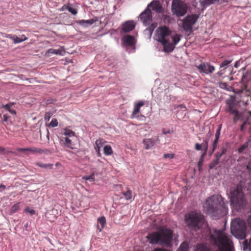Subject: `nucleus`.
Here are the masks:
<instances>
[{
	"instance_id": "f257e3e1",
	"label": "nucleus",
	"mask_w": 251,
	"mask_h": 251,
	"mask_svg": "<svg viewBox=\"0 0 251 251\" xmlns=\"http://www.w3.org/2000/svg\"><path fill=\"white\" fill-rule=\"evenodd\" d=\"M204 208L206 213L215 218L226 214L227 212V202L221 195H213L206 200Z\"/></svg>"
},
{
	"instance_id": "f03ea898",
	"label": "nucleus",
	"mask_w": 251,
	"mask_h": 251,
	"mask_svg": "<svg viewBox=\"0 0 251 251\" xmlns=\"http://www.w3.org/2000/svg\"><path fill=\"white\" fill-rule=\"evenodd\" d=\"M156 35L158 41L162 44L164 51L166 52H172L180 40V35L173 33L166 26L158 28Z\"/></svg>"
},
{
	"instance_id": "7ed1b4c3",
	"label": "nucleus",
	"mask_w": 251,
	"mask_h": 251,
	"mask_svg": "<svg viewBox=\"0 0 251 251\" xmlns=\"http://www.w3.org/2000/svg\"><path fill=\"white\" fill-rule=\"evenodd\" d=\"M173 231L169 228H163L158 231L150 233L147 238L150 244L169 246L173 239Z\"/></svg>"
},
{
	"instance_id": "20e7f679",
	"label": "nucleus",
	"mask_w": 251,
	"mask_h": 251,
	"mask_svg": "<svg viewBox=\"0 0 251 251\" xmlns=\"http://www.w3.org/2000/svg\"><path fill=\"white\" fill-rule=\"evenodd\" d=\"M185 222L187 226L195 231L200 229L204 224L203 216L194 211L190 212L185 215Z\"/></svg>"
},
{
	"instance_id": "39448f33",
	"label": "nucleus",
	"mask_w": 251,
	"mask_h": 251,
	"mask_svg": "<svg viewBox=\"0 0 251 251\" xmlns=\"http://www.w3.org/2000/svg\"><path fill=\"white\" fill-rule=\"evenodd\" d=\"M230 201L235 209L239 211L243 209L246 205V201L241 185H238L230 192Z\"/></svg>"
},
{
	"instance_id": "423d86ee",
	"label": "nucleus",
	"mask_w": 251,
	"mask_h": 251,
	"mask_svg": "<svg viewBox=\"0 0 251 251\" xmlns=\"http://www.w3.org/2000/svg\"><path fill=\"white\" fill-rule=\"evenodd\" d=\"M230 229L234 236L240 238L245 237L246 226L243 220L239 218L235 219L231 223Z\"/></svg>"
},
{
	"instance_id": "0eeeda50",
	"label": "nucleus",
	"mask_w": 251,
	"mask_h": 251,
	"mask_svg": "<svg viewBox=\"0 0 251 251\" xmlns=\"http://www.w3.org/2000/svg\"><path fill=\"white\" fill-rule=\"evenodd\" d=\"M187 4L180 0H174L172 2V10L174 15L177 17L184 16L187 11Z\"/></svg>"
},
{
	"instance_id": "6e6552de",
	"label": "nucleus",
	"mask_w": 251,
	"mask_h": 251,
	"mask_svg": "<svg viewBox=\"0 0 251 251\" xmlns=\"http://www.w3.org/2000/svg\"><path fill=\"white\" fill-rule=\"evenodd\" d=\"M199 16L196 14L188 15L182 21V27L187 32L191 31L193 25L196 23Z\"/></svg>"
},
{
	"instance_id": "1a4fd4ad",
	"label": "nucleus",
	"mask_w": 251,
	"mask_h": 251,
	"mask_svg": "<svg viewBox=\"0 0 251 251\" xmlns=\"http://www.w3.org/2000/svg\"><path fill=\"white\" fill-rule=\"evenodd\" d=\"M196 67L200 74L206 75L213 73L215 70V67L208 62H202L199 65H197Z\"/></svg>"
},
{
	"instance_id": "9d476101",
	"label": "nucleus",
	"mask_w": 251,
	"mask_h": 251,
	"mask_svg": "<svg viewBox=\"0 0 251 251\" xmlns=\"http://www.w3.org/2000/svg\"><path fill=\"white\" fill-rule=\"evenodd\" d=\"M141 21L145 26L149 25L152 21L151 11L150 8H147L140 15Z\"/></svg>"
},
{
	"instance_id": "9b49d317",
	"label": "nucleus",
	"mask_w": 251,
	"mask_h": 251,
	"mask_svg": "<svg viewBox=\"0 0 251 251\" xmlns=\"http://www.w3.org/2000/svg\"><path fill=\"white\" fill-rule=\"evenodd\" d=\"M235 103L232 100H228L226 101V112H230L231 114L234 115V120L237 121L240 119V115L236 108H234Z\"/></svg>"
},
{
	"instance_id": "f8f14e48",
	"label": "nucleus",
	"mask_w": 251,
	"mask_h": 251,
	"mask_svg": "<svg viewBox=\"0 0 251 251\" xmlns=\"http://www.w3.org/2000/svg\"><path fill=\"white\" fill-rule=\"evenodd\" d=\"M136 26V23L133 21H127L122 25L121 33H124L133 30Z\"/></svg>"
},
{
	"instance_id": "ddd939ff",
	"label": "nucleus",
	"mask_w": 251,
	"mask_h": 251,
	"mask_svg": "<svg viewBox=\"0 0 251 251\" xmlns=\"http://www.w3.org/2000/svg\"><path fill=\"white\" fill-rule=\"evenodd\" d=\"M145 104V101L143 100H140L136 103H134V108L132 114L131 115V118L133 119L137 117V115H139L140 111V108L144 106Z\"/></svg>"
},
{
	"instance_id": "4468645a",
	"label": "nucleus",
	"mask_w": 251,
	"mask_h": 251,
	"mask_svg": "<svg viewBox=\"0 0 251 251\" xmlns=\"http://www.w3.org/2000/svg\"><path fill=\"white\" fill-rule=\"evenodd\" d=\"M157 141H159L158 138H157L155 140L152 138H147L143 140V144L145 149L149 150L154 146Z\"/></svg>"
},
{
	"instance_id": "2eb2a0df",
	"label": "nucleus",
	"mask_w": 251,
	"mask_h": 251,
	"mask_svg": "<svg viewBox=\"0 0 251 251\" xmlns=\"http://www.w3.org/2000/svg\"><path fill=\"white\" fill-rule=\"evenodd\" d=\"M123 41L126 46H134L135 44V38L130 35H125L123 38Z\"/></svg>"
},
{
	"instance_id": "dca6fc26",
	"label": "nucleus",
	"mask_w": 251,
	"mask_h": 251,
	"mask_svg": "<svg viewBox=\"0 0 251 251\" xmlns=\"http://www.w3.org/2000/svg\"><path fill=\"white\" fill-rule=\"evenodd\" d=\"M221 128L222 125H221L219 126L218 128L216 130L215 135V139L212 143V152H213L217 148V144L221 134Z\"/></svg>"
},
{
	"instance_id": "f3484780",
	"label": "nucleus",
	"mask_w": 251,
	"mask_h": 251,
	"mask_svg": "<svg viewBox=\"0 0 251 251\" xmlns=\"http://www.w3.org/2000/svg\"><path fill=\"white\" fill-rule=\"evenodd\" d=\"M151 7L153 10H154L156 12H160L162 10V6L159 1L157 0L152 1L151 2L147 8H150Z\"/></svg>"
},
{
	"instance_id": "a211bd4d",
	"label": "nucleus",
	"mask_w": 251,
	"mask_h": 251,
	"mask_svg": "<svg viewBox=\"0 0 251 251\" xmlns=\"http://www.w3.org/2000/svg\"><path fill=\"white\" fill-rule=\"evenodd\" d=\"M98 21L97 18L95 19H92L88 20H81L76 22L79 25L84 26L87 27L88 25H93L95 22Z\"/></svg>"
},
{
	"instance_id": "6ab92c4d",
	"label": "nucleus",
	"mask_w": 251,
	"mask_h": 251,
	"mask_svg": "<svg viewBox=\"0 0 251 251\" xmlns=\"http://www.w3.org/2000/svg\"><path fill=\"white\" fill-rule=\"evenodd\" d=\"M29 151L32 153H47L49 152V150L47 149L43 150L40 148H37L35 147L26 148V151Z\"/></svg>"
},
{
	"instance_id": "aec40b11",
	"label": "nucleus",
	"mask_w": 251,
	"mask_h": 251,
	"mask_svg": "<svg viewBox=\"0 0 251 251\" xmlns=\"http://www.w3.org/2000/svg\"><path fill=\"white\" fill-rule=\"evenodd\" d=\"M63 52H64V49H63V48H61L57 50L54 49H50L47 51V53L55 54L62 55Z\"/></svg>"
},
{
	"instance_id": "412c9836",
	"label": "nucleus",
	"mask_w": 251,
	"mask_h": 251,
	"mask_svg": "<svg viewBox=\"0 0 251 251\" xmlns=\"http://www.w3.org/2000/svg\"><path fill=\"white\" fill-rule=\"evenodd\" d=\"M227 151V149L226 147H222L221 148V151L217 152L215 154V158L217 159L218 161L220 160V158L222 156L225 154Z\"/></svg>"
},
{
	"instance_id": "4be33fe9",
	"label": "nucleus",
	"mask_w": 251,
	"mask_h": 251,
	"mask_svg": "<svg viewBox=\"0 0 251 251\" xmlns=\"http://www.w3.org/2000/svg\"><path fill=\"white\" fill-rule=\"evenodd\" d=\"M35 165L42 168L50 169H52L53 166L52 164H45L41 162H37L35 163Z\"/></svg>"
},
{
	"instance_id": "5701e85b",
	"label": "nucleus",
	"mask_w": 251,
	"mask_h": 251,
	"mask_svg": "<svg viewBox=\"0 0 251 251\" xmlns=\"http://www.w3.org/2000/svg\"><path fill=\"white\" fill-rule=\"evenodd\" d=\"M13 103H10L6 104L5 105H3L2 107L5 108L6 110L8 111L11 114L13 115H16V111L14 109L11 108L12 105H13Z\"/></svg>"
},
{
	"instance_id": "b1692460",
	"label": "nucleus",
	"mask_w": 251,
	"mask_h": 251,
	"mask_svg": "<svg viewBox=\"0 0 251 251\" xmlns=\"http://www.w3.org/2000/svg\"><path fill=\"white\" fill-rule=\"evenodd\" d=\"M218 1L219 0H199L201 5L202 7L214 3Z\"/></svg>"
},
{
	"instance_id": "393cba45",
	"label": "nucleus",
	"mask_w": 251,
	"mask_h": 251,
	"mask_svg": "<svg viewBox=\"0 0 251 251\" xmlns=\"http://www.w3.org/2000/svg\"><path fill=\"white\" fill-rule=\"evenodd\" d=\"M250 140H249L248 141L246 142L243 145H242L238 150L239 153H242L244 152V151L248 148L249 145V143L250 142Z\"/></svg>"
},
{
	"instance_id": "a878e982",
	"label": "nucleus",
	"mask_w": 251,
	"mask_h": 251,
	"mask_svg": "<svg viewBox=\"0 0 251 251\" xmlns=\"http://www.w3.org/2000/svg\"><path fill=\"white\" fill-rule=\"evenodd\" d=\"M104 154L106 155H110L112 154L113 150L110 145H106L103 148Z\"/></svg>"
},
{
	"instance_id": "bb28decb",
	"label": "nucleus",
	"mask_w": 251,
	"mask_h": 251,
	"mask_svg": "<svg viewBox=\"0 0 251 251\" xmlns=\"http://www.w3.org/2000/svg\"><path fill=\"white\" fill-rule=\"evenodd\" d=\"M20 202L16 203L11 207L10 214L12 215L20 209Z\"/></svg>"
},
{
	"instance_id": "cd10ccee",
	"label": "nucleus",
	"mask_w": 251,
	"mask_h": 251,
	"mask_svg": "<svg viewBox=\"0 0 251 251\" xmlns=\"http://www.w3.org/2000/svg\"><path fill=\"white\" fill-rule=\"evenodd\" d=\"M63 134L69 137H72L75 135V133L72 130L66 128L64 130Z\"/></svg>"
},
{
	"instance_id": "c85d7f7f",
	"label": "nucleus",
	"mask_w": 251,
	"mask_h": 251,
	"mask_svg": "<svg viewBox=\"0 0 251 251\" xmlns=\"http://www.w3.org/2000/svg\"><path fill=\"white\" fill-rule=\"evenodd\" d=\"M64 144L66 147L73 149V147H72L73 144L72 141L68 137L65 138V141Z\"/></svg>"
},
{
	"instance_id": "c756f323",
	"label": "nucleus",
	"mask_w": 251,
	"mask_h": 251,
	"mask_svg": "<svg viewBox=\"0 0 251 251\" xmlns=\"http://www.w3.org/2000/svg\"><path fill=\"white\" fill-rule=\"evenodd\" d=\"M219 86L220 88L229 91L230 87L225 82H220L219 83Z\"/></svg>"
},
{
	"instance_id": "7c9ffc66",
	"label": "nucleus",
	"mask_w": 251,
	"mask_h": 251,
	"mask_svg": "<svg viewBox=\"0 0 251 251\" xmlns=\"http://www.w3.org/2000/svg\"><path fill=\"white\" fill-rule=\"evenodd\" d=\"M123 195L127 200H130L132 198V192L128 189L126 192L123 193Z\"/></svg>"
},
{
	"instance_id": "2f4dec72",
	"label": "nucleus",
	"mask_w": 251,
	"mask_h": 251,
	"mask_svg": "<svg viewBox=\"0 0 251 251\" xmlns=\"http://www.w3.org/2000/svg\"><path fill=\"white\" fill-rule=\"evenodd\" d=\"M83 179L87 180H89L90 182H93L95 181V174L94 173L91 174L90 176H84L83 177Z\"/></svg>"
},
{
	"instance_id": "473e14b6",
	"label": "nucleus",
	"mask_w": 251,
	"mask_h": 251,
	"mask_svg": "<svg viewBox=\"0 0 251 251\" xmlns=\"http://www.w3.org/2000/svg\"><path fill=\"white\" fill-rule=\"evenodd\" d=\"M219 161L214 158L212 161L210 163L209 167L210 169H213L216 165L218 164Z\"/></svg>"
},
{
	"instance_id": "72a5a7b5",
	"label": "nucleus",
	"mask_w": 251,
	"mask_h": 251,
	"mask_svg": "<svg viewBox=\"0 0 251 251\" xmlns=\"http://www.w3.org/2000/svg\"><path fill=\"white\" fill-rule=\"evenodd\" d=\"M98 222L101 225V228H103L106 224V219L104 216H102L98 219Z\"/></svg>"
},
{
	"instance_id": "f704fd0d",
	"label": "nucleus",
	"mask_w": 251,
	"mask_h": 251,
	"mask_svg": "<svg viewBox=\"0 0 251 251\" xmlns=\"http://www.w3.org/2000/svg\"><path fill=\"white\" fill-rule=\"evenodd\" d=\"M232 60H225L223 61L220 64L221 68H224L226 67L229 63L231 62Z\"/></svg>"
},
{
	"instance_id": "c9c22d12",
	"label": "nucleus",
	"mask_w": 251,
	"mask_h": 251,
	"mask_svg": "<svg viewBox=\"0 0 251 251\" xmlns=\"http://www.w3.org/2000/svg\"><path fill=\"white\" fill-rule=\"evenodd\" d=\"M187 245L184 243L181 244L177 251H187Z\"/></svg>"
},
{
	"instance_id": "e433bc0d",
	"label": "nucleus",
	"mask_w": 251,
	"mask_h": 251,
	"mask_svg": "<svg viewBox=\"0 0 251 251\" xmlns=\"http://www.w3.org/2000/svg\"><path fill=\"white\" fill-rule=\"evenodd\" d=\"M58 125V123L57 122V120L55 118L52 119L50 124V126L52 127L57 126Z\"/></svg>"
},
{
	"instance_id": "4c0bfd02",
	"label": "nucleus",
	"mask_w": 251,
	"mask_h": 251,
	"mask_svg": "<svg viewBox=\"0 0 251 251\" xmlns=\"http://www.w3.org/2000/svg\"><path fill=\"white\" fill-rule=\"evenodd\" d=\"M210 139V138L206 136L204 140V143H203V148H205V149H206V148H208V142Z\"/></svg>"
},
{
	"instance_id": "58836bf2",
	"label": "nucleus",
	"mask_w": 251,
	"mask_h": 251,
	"mask_svg": "<svg viewBox=\"0 0 251 251\" xmlns=\"http://www.w3.org/2000/svg\"><path fill=\"white\" fill-rule=\"evenodd\" d=\"M27 39V38L26 37H24V38H20V37H16V38L14 39V42L15 43H19L23 41H24Z\"/></svg>"
},
{
	"instance_id": "ea45409f",
	"label": "nucleus",
	"mask_w": 251,
	"mask_h": 251,
	"mask_svg": "<svg viewBox=\"0 0 251 251\" xmlns=\"http://www.w3.org/2000/svg\"><path fill=\"white\" fill-rule=\"evenodd\" d=\"M68 10L74 15H75L77 13V11L75 8L70 6H69Z\"/></svg>"
},
{
	"instance_id": "a19ab883",
	"label": "nucleus",
	"mask_w": 251,
	"mask_h": 251,
	"mask_svg": "<svg viewBox=\"0 0 251 251\" xmlns=\"http://www.w3.org/2000/svg\"><path fill=\"white\" fill-rule=\"evenodd\" d=\"M103 143L104 142L102 139H99L96 141V144L99 149L102 146Z\"/></svg>"
},
{
	"instance_id": "79ce46f5",
	"label": "nucleus",
	"mask_w": 251,
	"mask_h": 251,
	"mask_svg": "<svg viewBox=\"0 0 251 251\" xmlns=\"http://www.w3.org/2000/svg\"><path fill=\"white\" fill-rule=\"evenodd\" d=\"M25 210V212H28L31 215H34L35 213V211L33 209H30L29 207H26Z\"/></svg>"
},
{
	"instance_id": "37998d69",
	"label": "nucleus",
	"mask_w": 251,
	"mask_h": 251,
	"mask_svg": "<svg viewBox=\"0 0 251 251\" xmlns=\"http://www.w3.org/2000/svg\"><path fill=\"white\" fill-rule=\"evenodd\" d=\"M202 148H203V143L201 144L196 143L195 145V149L196 150L200 151L202 150Z\"/></svg>"
},
{
	"instance_id": "c03bdc74",
	"label": "nucleus",
	"mask_w": 251,
	"mask_h": 251,
	"mask_svg": "<svg viewBox=\"0 0 251 251\" xmlns=\"http://www.w3.org/2000/svg\"><path fill=\"white\" fill-rule=\"evenodd\" d=\"M51 117V114L50 112H46L45 115V120L46 121H49Z\"/></svg>"
},
{
	"instance_id": "a18cd8bd",
	"label": "nucleus",
	"mask_w": 251,
	"mask_h": 251,
	"mask_svg": "<svg viewBox=\"0 0 251 251\" xmlns=\"http://www.w3.org/2000/svg\"><path fill=\"white\" fill-rule=\"evenodd\" d=\"M164 158H173L174 157V154L173 153H167L164 154L163 155Z\"/></svg>"
},
{
	"instance_id": "49530a36",
	"label": "nucleus",
	"mask_w": 251,
	"mask_h": 251,
	"mask_svg": "<svg viewBox=\"0 0 251 251\" xmlns=\"http://www.w3.org/2000/svg\"><path fill=\"white\" fill-rule=\"evenodd\" d=\"M139 120L143 121L145 119V117L143 115H137V117H135Z\"/></svg>"
},
{
	"instance_id": "de8ad7c7",
	"label": "nucleus",
	"mask_w": 251,
	"mask_h": 251,
	"mask_svg": "<svg viewBox=\"0 0 251 251\" xmlns=\"http://www.w3.org/2000/svg\"><path fill=\"white\" fill-rule=\"evenodd\" d=\"M176 108H180L181 109H183L184 111L186 110V107L185 105L183 104L178 105Z\"/></svg>"
},
{
	"instance_id": "09e8293b",
	"label": "nucleus",
	"mask_w": 251,
	"mask_h": 251,
	"mask_svg": "<svg viewBox=\"0 0 251 251\" xmlns=\"http://www.w3.org/2000/svg\"><path fill=\"white\" fill-rule=\"evenodd\" d=\"M18 151L25 152L26 151V148H18L16 149Z\"/></svg>"
},
{
	"instance_id": "8fccbe9b",
	"label": "nucleus",
	"mask_w": 251,
	"mask_h": 251,
	"mask_svg": "<svg viewBox=\"0 0 251 251\" xmlns=\"http://www.w3.org/2000/svg\"><path fill=\"white\" fill-rule=\"evenodd\" d=\"M208 149V148H206V149H205V148H203V150L204 151H203V153L201 155V157H203V156H205L206 155Z\"/></svg>"
},
{
	"instance_id": "3c124183",
	"label": "nucleus",
	"mask_w": 251,
	"mask_h": 251,
	"mask_svg": "<svg viewBox=\"0 0 251 251\" xmlns=\"http://www.w3.org/2000/svg\"><path fill=\"white\" fill-rule=\"evenodd\" d=\"M69 5L65 4V5H64L62 7V8H61V10L62 11H64V10H68V8H69Z\"/></svg>"
},
{
	"instance_id": "603ef678",
	"label": "nucleus",
	"mask_w": 251,
	"mask_h": 251,
	"mask_svg": "<svg viewBox=\"0 0 251 251\" xmlns=\"http://www.w3.org/2000/svg\"><path fill=\"white\" fill-rule=\"evenodd\" d=\"M3 121H4V122H6V121H8V119L9 118V116H8L7 115H6V114H4V115H3Z\"/></svg>"
},
{
	"instance_id": "864d4df0",
	"label": "nucleus",
	"mask_w": 251,
	"mask_h": 251,
	"mask_svg": "<svg viewBox=\"0 0 251 251\" xmlns=\"http://www.w3.org/2000/svg\"><path fill=\"white\" fill-rule=\"evenodd\" d=\"M212 135V133L211 132V131L209 130L206 134V136L207 137H209L210 138H211V136Z\"/></svg>"
},
{
	"instance_id": "5fc2aeb1",
	"label": "nucleus",
	"mask_w": 251,
	"mask_h": 251,
	"mask_svg": "<svg viewBox=\"0 0 251 251\" xmlns=\"http://www.w3.org/2000/svg\"><path fill=\"white\" fill-rule=\"evenodd\" d=\"M153 251H168L166 249L158 248V249H154Z\"/></svg>"
},
{
	"instance_id": "6e6d98bb",
	"label": "nucleus",
	"mask_w": 251,
	"mask_h": 251,
	"mask_svg": "<svg viewBox=\"0 0 251 251\" xmlns=\"http://www.w3.org/2000/svg\"><path fill=\"white\" fill-rule=\"evenodd\" d=\"M224 74V72L222 71V70L220 71H219L217 73V75H218L219 76H221L222 75H223Z\"/></svg>"
},
{
	"instance_id": "4d7b16f0",
	"label": "nucleus",
	"mask_w": 251,
	"mask_h": 251,
	"mask_svg": "<svg viewBox=\"0 0 251 251\" xmlns=\"http://www.w3.org/2000/svg\"><path fill=\"white\" fill-rule=\"evenodd\" d=\"M163 133L164 134H169V133H171V131H169V130H168V131H166L165 130V129H164L163 130Z\"/></svg>"
},
{
	"instance_id": "13d9d810",
	"label": "nucleus",
	"mask_w": 251,
	"mask_h": 251,
	"mask_svg": "<svg viewBox=\"0 0 251 251\" xmlns=\"http://www.w3.org/2000/svg\"><path fill=\"white\" fill-rule=\"evenodd\" d=\"M5 151V149L3 147H0V153H1Z\"/></svg>"
},
{
	"instance_id": "bf43d9fd",
	"label": "nucleus",
	"mask_w": 251,
	"mask_h": 251,
	"mask_svg": "<svg viewBox=\"0 0 251 251\" xmlns=\"http://www.w3.org/2000/svg\"><path fill=\"white\" fill-rule=\"evenodd\" d=\"M244 248H247V246H248V241L247 240H245L244 242Z\"/></svg>"
},
{
	"instance_id": "052dcab7",
	"label": "nucleus",
	"mask_w": 251,
	"mask_h": 251,
	"mask_svg": "<svg viewBox=\"0 0 251 251\" xmlns=\"http://www.w3.org/2000/svg\"><path fill=\"white\" fill-rule=\"evenodd\" d=\"M245 126V125H244L243 123L241 125V127H240V130L241 131H243L244 130Z\"/></svg>"
},
{
	"instance_id": "680f3d73",
	"label": "nucleus",
	"mask_w": 251,
	"mask_h": 251,
	"mask_svg": "<svg viewBox=\"0 0 251 251\" xmlns=\"http://www.w3.org/2000/svg\"><path fill=\"white\" fill-rule=\"evenodd\" d=\"M0 188H2L3 189H5L6 188V187L5 185L2 184H0Z\"/></svg>"
},
{
	"instance_id": "e2e57ef3",
	"label": "nucleus",
	"mask_w": 251,
	"mask_h": 251,
	"mask_svg": "<svg viewBox=\"0 0 251 251\" xmlns=\"http://www.w3.org/2000/svg\"><path fill=\"white\" fill-rule=\"evenodd\" d=\"M243 124L246 126L247 124H250V123L248 122V120H246L244 122Z\"/></svg>"
},
{
	"instance_id": "0e129e2a",
	"label": "nucleus",
	"mask_w": 251,
	"mask_h": 251,
	"mask_svg": "<svg viewBox=\"0 0 251 251\" xmlns=\"http://www.w3.org/2000/svg\"><path fill=\"white\" fill-rule=\"evenodd\" d=\"M24 37H25V36L24 35H22L21 36V37H20V38H24Z\"/></svg>"
},
{
	"instance_id": "69168bd1",
	"label": "nucleus",
	"mask_w": 251,
	"mask_h": 251,
	"mask_svg": "<svg viewBox=\"0 0 251 251\" xmlns=\"http://www.w3.org/2000/svg\"><path fill=\"white\" fill-rule=\"evenodd\" d=\"M251 220V216H250V217H249V218L248 220Z\"/></svg>"
},
{
	"instance_id": "338daca9",
	"label": "nucleus",
	"mask_w": 251,
	"mask_h": 251,
	"mask_svg": "<svg viewBox=\"0 0 251 251\" xmlns=\"http://www.w3.org/2000/svg\"><path fill=\"white\" fill-rule=\"evenodd\" d=\"M234 66H235V67H237V63H236V64L234 65Z\"/></svg>"
},
{
	"instance_id": "774afa93",
	"label": "nucleus",
	"mask_w": 251,
	"mask_h": 251,
	"mask_svg": "<svg viewBox=\"0 0 251 251\" xmlns=\"http://www.w3.org/2000/svg\"><path fill=\"white\" fill-rule=\"evenodd\" d=\"M213 153V152H212V151H210V154H212Z\"/></svg>"
}]
</instances>
